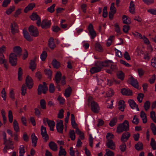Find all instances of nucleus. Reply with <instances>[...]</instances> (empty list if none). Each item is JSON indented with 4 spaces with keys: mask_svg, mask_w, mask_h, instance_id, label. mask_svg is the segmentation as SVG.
Listing matches in <instances>:
<instances>
[{
    "mask_svg": "<svg viewBox=\"0 0 156 156\" xmlns=\"http://www.w3.org/2000/svg\"><path fill=\"white\" fill-rule=\"evenodd\" d=\"M106 146L107 147L112 150L115 149V143L112 140L107 141L106 143Z\"/></svg>",
    "mask_w": 156,
    "mask_h": 156,
    "instance_id": "nucleus-14",
    "label": "nucleus"
},
{
    "mask_svg": "<svg viewBox=\"0 0 156 156\" xmlns=\"http://www.w3.org/2000/svg\"><path fill=\"white\" fill-rule=\"evenodd\" d=\"M114 94V92L113 90L110 89L106 93V95L107 97H110L112 96Z\"/></svg>",
    "mask_w": 156,
    "mask_h": 156,
    "instance_id": "nucleus-55",
    "label": "nucleus"
},
{
    "mask_svg": "<svg viewBox=\"0 0 156 156\" xmlns=\"http://www.w3.org/2000/svg\"><path fill=\"white\" fill-rule=\"evenodd\" d=\"M76 133L79 135V137L82 140H83L84 138L83 133L79 129L77 128L76 130Z\"/></svg>",
    "mask_w": 156,
    "mask_h": 156,
    "instance_id": "nucleus-33",
    "label": "nucleus"
},
{
    "mask_svg": "<svg viewBox=\"0 0 156 156\" xmlns=\"http://www.w3.org/2000/svg\"><path fill=\"white\" fill-rule=\"evenodd\" d=\"M69 136L72 140H74L75 139V135L74 131L70 130L69 132Z\"/></svg>",
    "mask_w": 156,
    "mask_h": 156,
    "instance_id": "nucleus-44",
    "label": "nucleus"
},
{
    "mask_svg": "<svg viewBox=\"0 0 156 156\" xmlns=\"http://www.w3.org/2000/svg\"><path fill=\"white\" fill-rule=\"evenodd\" d=\"M41 133L43 139L45 141L48 139V135L46 132V128L42 126L41 129Z\"/></svg>",
    "mask_w": 156,
    "mask_h": 156,
    "instance_id": "nucleus-11",
    "label": "nucleus"
},
{
    "mask_svg": "<svg viewBox=\"0 0 156 156\" xmlns=\"http://www.w3.org/2000/svg\"><path fill=\"white\" fill-rule=\"evenodd\" d=\"M125 102L123 100L119 101L118 103V108L122 112L124 111L125 108Z\"/></svg>",
    "mask_w": 156,
    "mask_h": 156,
    "instance_id": "nucleus-22",
    "label": "nucleus"
},
{
    "mask_svg": "<svg viewBox=\"0 0 156 156\" xmlns=\"http://www.w3.org/2000/svg\"><path fill=\"white\" fill-rule=\"evenodd\" d=\"M130 134L128 132L123 133L121 138V140L122 142L126 141L130 136Z\"/></svg>",
    "mask_w": 156,
    "mask_h": 156,
    "instance_id": "nucleus-18",
    "label": "nucleus"
},
{
    "mask_svg": "<svg viewBox=\"0 0 156 156\" xmlns=\"http://www.w3.org/2000/svg\"><path fill=\"white\" fill-rule=\"evenodd\" d=\"M121 92L123 95L129 96L132 94V91L129 89L124 88L121 90Z\"/></svg>",
    "mask_w": 156,
    "mask_h": 156,
    "instance_id": "nucleus-17",
    "label": "nucleus"
},
{
    "mask_svg": "<svg viewBox=\"0 0 156 156\" xmlns=\"http://www.w3.org/2000/svg\"><path fill=\"white\" fill-rule=\"evenodd\" d=\"M36 57H35L33 60H31L30 62V66L29 68L32 71L34 70L36 68V64L35 63Z\"/></svg>",
    "mask_w": 156,
    "mask_h": 156,
    "instance_id": "nucleus-20",
    "label": "nucleus"
},
{
    "mask_svg": "<svg viewBox=\"0 0 156 156\" xmlns=\"http://www.w3.org/2000/svg\"><path fill=\"white\" fill-rule=\"evenodd\" d=\"M23 36L28 41H31V40L30 38V36L29 35L28 32L25 29H23Z\"/></svg>",
    "mask_w": 156,
    "mask_h": 156,
    "instance_id": "nucleus-37",
    "label": "nucleus"
},
{
    "mask_svg": "<svg viewBox=\"0 0 156 156\" xmlns=\"http://www.w3.org/2000/svg\"><path fill=\"white\" fill-rule=\"evenodd\" d=\"M122 20L123 23L126 24H130L131 23L130 19L129 18H128L125 15L123 16Z\"/></svg>",
    "mask_w": 156,
    "mask_h": 156,
    "instance_id": "nucleus-31",
    "label": "nucleus"
},
{
    "mask_svg": "<svg viewBox=\"0 0 156 156\" xmlns=\"http://www.w3.org/2000/svg\"><path fill=\"white\" fill-rule=\"evenodd\" d=\"M41 25L42 28L46 29L49 27L51 24V20H47L46 19H44L43 20Z\"/></svg>",
    "mask_w": 156,
    "mask_h": 156,
    "instance_id": "nucleus-10",
    "label": "nucleus"
},
{
    "mask_svg": "<svg viewBox=\"0 0 156 156\" xmlns=\"http://www.w3.org/2000/svg\"><path fill=\"white\" fill-rule=\"evenodd\" d=\"M56 127L58 132L61 133H62L63 129V125L62 120H60L57 123Z\"/></svg>",
    "mask_w": 156,
    "mask_h": 156,
    "instance_id": "nucleus-13",
    "label": "nucleus"
},
{
    "mask_svg": "<svg viewBox=\"0 0 156 156\" xmlns=\"http://www.w3.org/2000/svg\"><path fill=\"white\" fill-rule=\"evenodd\" d=\"M55 4H53L51 6L48 8V10L51 13H52L54 11V8L55 6Z\"/></svg>",
    "mask_w": 156,
    "mask_h": 156,
    "instance_id": "nucleus-61",
    "label": "nucleus"
},
{
    "mask_svg": "<svg viewBox=\"0 0 156 156\" xmlns=\"http://www.w3.org/2000/svg\"><path fill=\"white\" fill-rule=\"evenodd\" d=\"M101 67L99 66H95L92 67L90 70V72L92 73H96L100 71L101 69Z\"/></svg>",
    "mask_w": 156,
    "mask_h": 156,
    "instance_id": "nucleus-29",
    "label": "nucleus"
},
{
    "mask_svg": "<svg viewBox=\"0 0 156 156\" xmlns=\"http://www.w3.org/2000/svg\"><path fill=\"white\" fill-rule=\"evenodd\" d=\"M60 150L59 151L58 155L59 156H65L66 155V152L65 151L62 146L60 147Z\"/></svg>",
    "mask_w": 156,
    "mask_h": 156,
    "instance_id": "nucleus-38",
    "label": "nucleus"
},
{
    "mask_svg": "<svg viewBox=\"0 0 156 156\" xmlns=\"http://www.w3.org/2000/svg\"><path fill=\"white\" fill-rule=\"evenodd\" d=\"M11 30L12 33L14 34L19 31V28L17 24L15 22L11 23L10 24Z\"/></svg>",
    "mask_w": 156,
    "mask_h": 156,
    "instance_id": "nucleus-7",
    "label": "nucleus"
},
{
    "mask_svg": "<svg viewBox=\"0 0 156 156\" xmlns=\"http://www.w3.org/2000/svg\"><path fill=\"white\" fill-rule=\"evenodd\" d=\"M47 56V54L46 51H43L40 55V58L42 61H44L46 59Z\"/></svg>",
    "mask_w": 156,
    "mask_h": 156,
    "instance_id": "nucleus-49",
    "label": "nucleus"
},
{
    "mask_svg": "<svg viewBox=\"0 0 156 156\" xmlns=\"http://www.w3.org/2000/svg\"><path fill=\"white\" fill-rule=\"evenodd\" d=\"M29 31L30 34L34 36L37 37L38 35L39 32L36 27L31 25L29 28Z\"/></svg>",
    "mask_w": 156,
    "mask_h": 156,
    "instance_id": "nucleus-6",
    "label": "nucleus"
},
{
    "mask_svg": "<svg viewBox=\"0 0 156 156\" xmlns=\"http://www.w3.org/2000/svg\"><path fill=\"white\" fill-rule=\"evenodd\" d=\"M132 34L135 37L137 38H139L140 39L141 38H142V37L141 36V34L137 32H135L133 33Z\"/></svg>",
    "mask_w": 156,
    "mask_h": 156,
    "instance_id": "nucleus-63",
    "label": "nucleus"
},
{
    "mask_svg": "<svg viewBox=\"0 0 156 156\" xmlns=\"http://www.w3.org/2000/svg\"><path fill=\"white\" fill-rule=\"evenodd\" d=\"M61 73L59 72H57L56 74L55 80L56 83H59L60 80H61Z\"/></svg>",
    "mask_w": 156,
    "mask_h": 156,
    "instance_id": "nucleus-34",
    "label": "nucleus"
},
{
    "mask_svg": "<svg viewBox=\"0 0 156 156\" xmlns=\"http://www.w3.org/2000/svg\"><path fill=\"white\" fill-rule=\"evenodd\" d=\"M27 87L25 85L23 84L21 88V94L24 96L26 93Z\"/></svg>",
    "mask_w": 156,
    "mask_h": 156,
    "instance_id": "nucleus-54",
    "label": "nucleus"
},
{
    "mask_svg": "<svg viewBox=\"0 0 156 156\" xmlns=\"http://www.w3.org/2000/svg\"><path fill=\"white\" fill-rule=\"evenodd\" d=\"M72 89L70 87H69L65 90L64 95L66 97H69L70 96Z\"/></svg>",
    "mask_w": 156,
    "mask_h": 156,
    "instance_id": "nucleus-36",
    "label": "nucleus"
},
{
    "mask_svg": "<svg viewBox=\"0 0 156 156\" xmlns=\"http://www.w3.org/2000/svg\"><path fill=\"white\" fill-rule=\"evenodd\" d=\"M17 56L14 53H11L9 56V62L13 66H15L17 63Z\"/></svg>",
    "mask_w": 156,
    "mask_h": 156,
    "instance_id": "nucleus-5",
    "label": "nucleus"
},
{
    "mask_svg": "<svg viewBox=\"0 0 156 156\" xmlns=\"http://www.w3.org/2000/svg\"><path fill=\"white\" fill-rule=\"evenodd\" d=\"M129 127L128 121L125 120L123 123L120 124L117 126L116 132L118 133H120L123 131H127L129 130Z\"/></svg>",
    "mask_w": 156,
    "mask_h": 156,
    "instance_id": "nucleus-1",
    "label": "nucleus"
},
{
    "mask_svg": "<svg viewBox=\"0 0 156 156\" xmlns=\"http://www.w3.org/2000/svg\"><path fill=\"white\" fill-rule=\"evenodd\" d=\"M113 62L111 61H105L104 62H100L99 63V65L102 68V67H108Z\"/></svg>",
    "mask_w": 156,
    "mask_h": 156,
    "instance_id": "nucleus-21",
    "label": "nucleus"
},
{
    "mask_svg": "<svg viewBox=\"0 0 156 156\" xmlns=\"http://www.w3.org/2000/svg\"><path fill=\"white\" fill-rule=\"evenodd\" d=\"M48 46L51 49H53L55 47V45L54 42V40L52 37L50 38L48 41Z\"/></svg>",
    "mask_w": 156,
    "mask_h": 156,
    "instance_id": "nucleus-27",
    "label": "nucleus"
},
{
    "mask_svg": "<svg viewBox=\"0 0 156 156\" xmlns=\"http://www.w3.org/2000/svg\"><path fill=\"white\" fill-rule=\"evenodd\" d=\"M115 30L116 32L118 34H121V31L117 23H115L114 24Z\"/></svg>",
    "mask_w": 156,
    "mask_h": 156,
    "instance_id": "nucleus-50",
    "label": "nucleus"
},
{
    "mask_svg": "<svg viewBox=\"0 0 156 156\" xmlns=\"http://www.w3.org/2000/svg\"><path fill=\"white\" fill-rule=\"evenodd\" d=\"M91 108L92 111L94 113H98L99 110V107L98 104L95 101H91Z\"/></svg>",
    "mask_w": 156,
    "mask_h": 156,
    "instance_id": "nucleus-9",
    "label": "nucleus"
},
{
    "mask_svg": "<svg viewBox=\"0 0 156 156\" xmlns=\"http://www.w3.org/2000/svg\"><path fill=\"white\" fill-rule=\"evenodd\" d=\"M140 116L142 119L143 122L144 123H146L147 121L146 114L143 111L140 112Z\"/></svg>",
    "mask_w": 156,
    "mask_h": 156,
    "instance_id": "nucleus-30",
    "label": "nucleus"
},
{
    "mask_svg": "<svg viewBox=\"0 0 156 156\" xmlns=\"http://www.w3.org/2000/svg\"><path fill=\"white\" fill-rule=\"evenodd\" d=\"M96 49L100 52H101L103 50V48L101 45L99 43H97L95 45Z\"/></svg>",
    "mask_w": 156,
    "mask_h": 156,
    "instance_id": "nucleus-47",
    "label": "nucleus"
},
{
    "mask_svg": "<svg viewBox=\"0 0 156 156\" xmlns=\"http://www.w3.org/2000/svg\"><path fill=\"white\" fill-rule=\"evenodd\" d=\"M151 64L153 67L156 68V58H154L151 60Z\"/></svg>",
    "mask_w": 156,
    "mask_h": 156,
    "instance_id": "nucleus-64",
    "label": "nucleus"
},
{
    "mask_svg": "<svg viewBox=\"0 0 156 156\" xmlns=\"http://www.w3.org/2000/svg\"><path fill=\"white\" fill-rule=\"evenodd\" d=\"M26 83L28 88L30 89L33 87L34 84L33 80L29 76H27L26 80Z\"/></svg>",
    "mask_w": 156,
    "mask_h": 156,
    "instance_id": "nucleus-12",
    "label": "nucleus"
},
{
    "mask_svg": "<svg viewBox=\"0 0 156 156\" xmlns=\"http://www.w3.org/2000/svg\"><path fill=\"white\" fill-rule=\"evenodd\" d=\"M44 72L45 74L47 75L49 78H50L52 74L51 71L50 69H45Z\"/></svg>",
    "mask_w": 156,
    "mask_h": 156,
    "instance_id": "nucleus-58",
    "label": "nucleus"
},
{
    "mask_svg": "<svg viewBox=\"0 0 156 156\" xmlns=\"http://www.w3.org/2000/svg\"><path fill=\"white\" fill-rule=\"evenodd\" d=\"M50 148L53 151H56L57 150V144L54 142L51 141L49 144Z\"/></svg>",
    "mask_w": 156,
    "mask_h": 156,
    "instance_id": "nucleus-23",
    "label": "nucleus"
},
{
    "mask_svg": "<svg viewBox=\"0 0 156 156\" xmlns=\"http://www.w3.org/2000/svg\"><path fill=\"white\" fill-rule=\"evenodd\" d=\"M40 104L41 108L44 109L46 108V103L44 99H42L40 100Z\"/></svg>",
    "mask_w": 156,
    "mask_h": 156,
    "instance_id": "nucleus-48",
    "label": "nucleus"
},
{
    "mask_svg": "<svg viewBox=\"0 0 156 156\" xmlns=\"http://www.w3.org/2000/svg\"><path fill=\"white\" fill-rule=\"evenodd\" d=\"M129 81L132 86L136 88H138V81L136 79H135L133 77H131L129 79Z\"/></svg>",
    "mask_w": 156,
    "mask_h": 156,
    "instance_id": "nucleus-15",
    "label": "nucleus"
},
{
    "mask_svg": "<svg viewBox=\"0 0 156 156\" xmlns=\"http://www.w3.org/2000/svg\"><path fill=\"white\" fill-rule=\"evenodd\" d=\"M135 148L138 151H141L143 149V144L139 142L136 144L135 145Z\"/></svg>",
    "mask_w": 156,
    "mask_h": 156,
    "instance_id": "nucleus-40",
    "label": "nucleus"
},
{
    "mask_svg": "<svg viewBox=\"0 0 156 156\" xmlns=\"http://www.w3.org/2000/svg\"><path fill=\"white\" fill-rule=\"evenodd\" d=\"M88 30L89 31V35L90 38L92 39L94 38L96 36V33L93 29V25L91 24L89 25Z\"/></svg>",
    "mask_w": 156,
    "mask_h": 156,
    "instance_id": "nucleus-8",
    "label": "nucleus"
},
{
    "mask_svg": "<svg viewBox=\"0 0 156 156\" xmlns=\"http://www.w3.org/2000/svg\"><path fill=\"white\" fill-rule=\"evenodd\" d=\"M15 7L14 6L12 5L10 6L6 11V13L7 15H9L12 13L15 10Z\"/></svg>",
    "mask_w": 156,
    "mask_h": 156,
    "instance_id": "nucleus-43",
    "label": "nucleus"
},
{
    "mask_svg": "<svg viewBox=\"0 0 156 156\" xmlns=\"http://www.w3.org/2000/svg\"><path fill=\"white\" fill-rule=\"evenodd\" d=\"M30 18L32 20H37L36 24L38 26H40L41 24V20L40 17L36 13H33L30 16Z\"/></svg>",
    "mask_w": 156,
    "mask_h": 156,
    "instance_id": "nucleus-4",
    "label": "nucleus"
},
{
    "mask_svg": "<svg viewBox=\"0 0 156 156\" xmlns=\"http://www.w3.org/2000/svg\"><path fill=\"white\" fill-rule=\"evenodd\" d=\"M13 51L16 53L17 55L20 56L21 55L22 52V50L21 48L19 46L15 47L13 49Z\"/></svg>",
    "mask_w": 156,
    "mask_h": 156,
    "instance_id": "nucleus-19",
    "label": "nucleus"
},
{
    "mask_svg": "<svg viewBox=\"0 0 156 156\" xmlns=\"http://www.w3.org/2000/svg\"><path fill=\"white\" fill-rule=\"evenodd\" d=\"M130 107L133 109H136L137 111H139V108L138 107V105H137L135 101L132 100H130L128 101Z\"/></svg>",
    "mask_w": 156,
    "mask_h": 156,
    "instance_id": "nucleus-16",
    "label": "nucleus"
},
{
    "mask_svg": "<svg viewBox=\"0 0 156 156\" xmlns=\"http://www.w3.org/2000/svg\"><path fill=\"white\" fill-rule=\"evenodd\" d=\"M47 122L50 127V130L51 131H53L55 125V123L54 121L52 120H47Z\"/></svg>",
    "mask_w": 156,
    "mask_h": 156,
    "instance_id": "nucleus-28",
    "label": "nucleus"
},
{
    "mask_svg": "<svg viewBox=\"0 0 156 156\" xmlns=\"http://www.w3.org/2000/svg\"><path fill=\"white\" fill-rule=\"evenodd\" d=\"M150 145L153 150H155L156 149V142L155 140L153 138H151Z\"/></svg>",
    "mask_w": 156,
    "mask_h": 156,
    "instance_id": "nucleus-41",
    "label": "nucleus"
},
{
    "mask_svg": "<svg viewBox=\"0 0 156 156\" xmlns=\"http://www.w3.org/2000/svg\"><path fill=\"white\" fill-rule=\"evenodd\" d=\"M52 64L55 68H58L60 66V63L55 59H54L52 61Z\"/></svg>",
    "mask_w": 156,
    "mask_h": 156,
    "instance_id": "nucleus-39",
    "label": "nucleus"
},
{
    "mask_svg": "<svg viewBox=\"0 0 156 156\" xmlns=\"http://www.w3.org/2000/svg\"><path fill=\"white\" fill-rule=\"evenodd\" d=\"M64 110L63 109H60L58 114V117L60 119H62L63 117Z\"/></svg>",
    "mask_w": 156,
    "mask_h": 156,
    "instance_id": "nucleus-62",
    "label": "nucleus"
},
{
    "mask_svg": "<svg viewBox=\"0 0 156 156\" xmlns=\"http://www.w3.org/2000/svg\"><path fill=\"white\" fill-rule=\"evenodd\" d=\"M31 138L33 145L34 147H35L36 146L37 138V136H35L34 133H33L31 134Z\"/></svg>",
    "mask_w": 156,
    "mask_h": 156,
    "instance_id": "nucleus-26",
    "label": "nucleus"
},
{
    "mask_svg": "<svg viewBox=\"0 0 156 156\" xmlns=\"http://www.w3.org/2000/svg\"><path fill=\"white\" fill-rule=\"evenodd\" d=\"M43 85L41 84L38 86L37 89V94L39 95L41 94L42 92L44 94H45L48 90L47 87L46 85V83L43 82Z\"/></svg>",
    "mask_w": 156,
    "mask_h": 156,
    "instance_id": "nucleus-3",
    "label": "nucleus"
},
{
    "mask_svg": "<svg viewBox=\"0 0 156 156\" xmlns=\"http://www.w3.org/2000/svg\"><path fill=\"white\" fill-rule=\"evenodd\" d=\"M151 128L152 130L153 134L154 135L156 134V127L154 123H151Z\"/></svg>",
    "mask_w": 156,
    "mask_h": 156,
    "instance_id": "nucleus-59",
    "label": "nucleus"
},
{
    "mask_svg": "<svg viewBox=\"0 0 156 156\" xmlns=\"http://www.w3.org/2000/svg\"><path fill=\"white\" fill-rule=\"evenodd\" d=\"M114 38V36H110L107 42L106 43V45L108 46H109L111 45L112 41L113 40Z\"/></svg>",
    "mask_w": 156,
    "mask_h": 156,
    "instance_id": "nucleus-46",
    "label": "nucleus"
},
{
    "mask_svg": "<svg viewBox=\"0 0 156 156\" xmlns=\"http://www.w3.org/2000/svg\"><path fill=\"white\" fill-rule=\"evenodd\" d=\"M144 97V95L142 93H140L138 94L137 97V99L140 103L142 102L143 99Z\"/></svg>",
    "mask_w": 156,
    "mask_h": 156,
    "instance_id": "nucleus-56",
    "label": "nucleus"
},
{
    "mask_svg": "<svg viewBox=\"0 0 156 156\" xmlns=\"http://www.w3.org/2000/svg\"><path fill=\"white\" fill-rule=\"evenodd\" d=\"M118 78L121 80L124 79V74L121 71L118 72L117 74Z\"/></svg>",
    "mask_w": 156,
    "mask_h": 156,
    "instance_id": "nucleus-45",
    "label": "nucleus"
},
{
    "mask_svg": "<svg viewBox=\"0 0 156 156\" xmlns=\"http://www.w3.org/2000/svg\"><path fill=\"white\" fill-rule=\"evenodd\" d=\"M105 152L104 156H114V152L108 149L105 150Z\"/></svg>",
    "mask_w": 156,
    "mask_h": 156,
    "instance_id": "nucleus-42",
    "label": "nucleus"
},
{
    "mask_svg": "<svg viewBox=\"0 0 156 156\" xmlns=\"http://www.w3.org/2000/svg\"><path fill=\"white\" fill-rule=\"evenodd\" d=\"M150 103L149 101H147L144 104V107L145 110L147 111L150 108Z\"/></svg>",
    "mask_w": 156,
    "mask_h": 156,
    "instance_id": "nucleus-52",
    "label": "nucleus"
},
{
    "mask_svg": "<svg viewBox=\"0 0 156 156\" xmlns=\"http://www.w3.org/2000/svg\"><path fill=\"white\" fill-rule=\"evenodd\" d=\"M35 4L34 3L30 4L27 6L24 10V12L27 13L30 10H31L35 7Z\"/></svg>",
    "mask_w": 156,
    "mask_h": 156,
    "instance_id": "nucleus-24",
    "label": "nucleus"
},
{
    "mask_svg": "<svg viewBox=\"0 0 156 156\" xmlns=\"http://www.w3.org/2000/svg\"><path fill=\"white\" fill-rule=\"evenodd\" d=\"M19 150V156H23L25 152L24 146L22 145H20V146Z\"/></svg>",
    "mask_w": 156,
    "mask_h": 156,
    "instance_id": "nucleus-32",
    "label": "nucleus"
},
{
    "mask_svg": "<svg viewBox=\"0 0 156 156\" xmlns=\"http://www.w3.org/2000/svg\"><path fill=\"white\" fill-rule=\"evenodd\" d=\"M4 144L5 145V147L3 149V151L4 153L7 152V150L13 149L14 148L13 144L10 139L4 142Z\"/></svg>",
    "mask_w": 156,
    "mask_h": 156,
    "instance_id": "nucleus-2",
    "label": "nucleus"
},
{
    "mask_svg": "<svg viewBox=\"0 0 156 156\" xmlns=\"http://www.w3.org/2000/svg\"><path fill=\"white\" fill-rule=\"evenodd\" d=\"M8 116L9 122L10 123H12L13 121V117L12 112L11 110H9V111Z\"/></svg>",
    "mask_w": 156,
    "mask_h": 156,
    "instance_id": "nucleus-53",
    "label": "nucleus"
},
{
    "mask_svg": "<svg viewBox=\"0 0 156 156\" xmlns=\"http://www.w3.org/2000/svg\"><path fill=\"white\" fill-rule=\"evenodd\" d=\"M13 126L14 130L16 132H18L19 131V128L18 126V123L16 120H14L13 121Z\"/></svg>",
    "mask_w": 156,
    "mask_h": 156,
    "instance_id": "nucleus-35",
    "label": "nucleus"
},
{
    "mask_svg": "<svg viewBox=\"0 0 156 156\" xmlns=\"http://www.w3.org/2000/svg\"><path fill=\"white\" fill-rule=\"evenodd\" d=\"M129 11L132 14L135 13V5L133 1H131L130 3Z\"/></svg>",
    "mask_w": 156,
    "mask_h": 156,
    "instance_id": "nucleus-25",
    "label": "nucleus"
},
{
    "mask_svg": "<svg viewBox=\"0 0 156 156\" xmlns=\"http://www.w3.org/2000/svg\"><path fill=\"white\" fill-rule=\"evenodd\" d=\"M147 11L151 14L156 15V9L150 8L147 10Z\"/></svg>",
    "mask_w": 156,
    "mask_h": 156,
    "instance_id": "nucleus-60",
    "label": "nucleus"
},
{
    "mask_svg": "<svg viewBox=\"0 0 156 156\" xmlns=\"http://www.w3.org/2000/svg\"><path fill=\"white\" fill-rule=\"evenodd\" d=\"M117 120L116 118H113L111 121L109 123V125L111 126H113L115 125L117 122Z\"/></svg>",
    "mask_w": 156,
    "mask_h": 156,
    "instance_id": "nucleus-57",
    "label": "nucleus"
},
{
    "mask_svg": "<svg viewBox=\"0 0 156 156\" xmlns=\"http://www.w3.org/2000/svg\"><path fill=\"white\" fill-rule=\"evenodd\" d=\"M150 117L153 121L156 123V118L155 115V112L154 111H152L150 112Z\"/></svg>",
    "mask_w": 156,
    "mask_h": 156,
    "instance_id": "nucleus-51",
    "label": "nucleus"
}]
</instances>
